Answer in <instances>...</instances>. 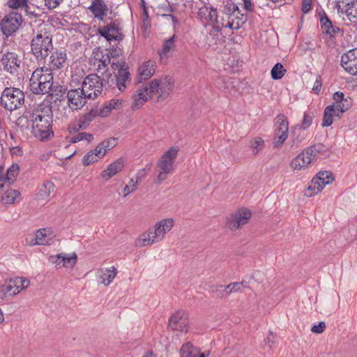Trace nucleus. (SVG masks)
<instances>
[{
    "label": "nucleus",
    "instance_id": "obj_64",
    "mask_svg": "<svg viewBox=\"0 0 357 357\" xmlns=\"http://www.w3.org/2000/svg\"><path fill=\"white\" fill-rule=\"evenodd\" d=\"M312 0H303L302 1V11L307 13L311 10Z\"/></svg>",
    "mask_w": 357,
    "mask_h": 357
},
{
    "label": "nucleus",
    "instance_id": "obj_26",
    "mask_svg": "<svg viewBox=\"0 0 357 357\" xmlns=\"http://www.w3.org/2000/svg\"><path fill=\"white\" fill-rule=\"evenodd\" d=\"M124 167V160L119 158L108 165L107 169L101 172V176L105 180H109L112 176L120 172Z\"/></svg>",
    "mask_w": 357,
    "mask_h": 357
},
{
    "label": "nucleus",
    "instance_id": "obj_4",
    "mask_svg": "<svg viewBox=\"0 0 357 357\" xmlns=\"http://www.w3.org/2000/svg\"><path fill=\"white\" fill-rule=\"evenodd\" d=\"M334 102L328 105L324 112L323 127L332 125L333 118H340L341 115L351 107V100L345 97L342 92L337 91L333 95Z\"/></svg>",
    "mask_w": 357,
    "mask_h": 357
},
{
    "label": "nucleus",
    "instance_id": "obj_57",
    "mask_svg": "<svg viewBox=\"0 0 357 357\" xmlns=\"http://www.w3.org/2000/svg\"><path fill=\"white\" fill-rule=\"evenodd\" d=\"M105 52H106L105 54L109 56L111 61L112 59H118V57L121 56L120 54V50H117L116 48L106 50Z\"/></svg>",
    "mask_w": 357,
    "mask_h": 357
},
{
    "label": "nucleus",
    "instance_id": "obj_3",
    "mask_svg": "<svg viewBox=\"0 0 357 357\" xmlns=\"http://www.w3.org/2000/svg\"><path fill=\"white\" fill-rule=\"evenodd\" d=\"M174 227L172 218L162 219L156 222L154 228L144 232L135 241V245L138 248L146 247L162 241L165 235Z\"/></svg>",
    "mask_w": 357,
    "mask_h": 357
},
{
    "label": "nucleus",
    "instance_id": "obj_29",
    "mask_svg": "<svg viewBox=\"0 0 357 357\" xmlns=\"http://www.w3.org/2000/svg\"><path fill=\"white\" fill-rule=\"evenodd\" d=\"M175 36L165 40L162 49L159 50L158 54L161 59L168 58L172 56L175 49Z\"/></svg>",
    "mask_w": 357,
    "mask_h": 357
},
{
    "label": "nucleus",
    "instance_id": "obj_27",
    "mask_svg": "<svg viewBox=\"0 0 357 357\" xmlns=\"http://www.w3.org/2000/svg\"><path fill=\"white\" fill-rule=\"evenodd\" d=\"M246 21L247 16L240 13V14L232 16L229 20H227L225 22H222L221 25L222 27L237 30L240 29Z\"/></svg>",
    "mask_w": 357,
    "mask_h": 357
},
{
    "label": "nucleus",
    "instance_id": "obj_31",
    "mask_svg": "<svg viewBox=\"0 0 357 357\" xmlns=\"http://www.w3.org/2000/svg\"><path fill=\"white\" fill-rule=\"evenodd\" d=\"M118 144V139L116 137H110L100 143L96 149L99 155L103 158L105 154L111 149L114 148Z\"/></svg>",
    "mask_w": 357,
    "mask_h": 357
},
{
    "label": "nucleus",
    "instance_id": "obj_30",
    "mask_svg": "<svg viewBox=\"0 0 357 357\" xmlns=\"http://www.w3.org/2000/svg\"><path fill=\"white\" fill-rule=\"evenodd\" d=\"M306 154L310 155L314 160L317 158L326 157L328 155V152L326 146L323 144H317L314 146L307 148Z\"/></svg>",
    "mask_w": 357,
    "mask_h": 357
},
{
    "label": "nucleus",
    "instance_id": "obj_50",
    "mask_svg": "<svg viewBox=\"0 0 357 357\" xmlns=\"http://www.w3.org/2000/svg\"><path fill=\"white\" fill-rule=\"evenodd\" d=\"M28 0H8L7 6L13 9H24L27 5Z\"/></svg>",
    "mask_w": 357,
    "mask_h": 357
},
{
    "label": "nucleus",
    "instance_id": "obj_8",
    "mask_svg": "<svg viewBox=\"0 0 357 357\" xmlns=\"http://www.w3.org/2000/svg\"><path fill=\"white\" fill-rule=\"evenodd\" d=\"M103 86H107L103 79L96 74H90L82 82L81 89L88 99H95L101 94Z\"/></svg>",
    "mask_w": 357,
    "mask_h": 357
},
{
    "label": "nucleus",
    "instance_id": "obj_40",
    "mask_svg": "<svg viewBox=\"0 0 357 357\" xmlns=\"http://www.w3.org/2000/svg\"><path fill=\"white\" fill-rule=\"evenodd\" d=\"M10 280L0 286V298L5 299L16 295Z\"/></svg>",
    "mask_w": 357,
    "mask_h": 357
},
{
    "label": "nucleus",
    "instance_id": "obj_41",
    "mask_svg": "<svg viewBox=\"0 0 357 357\" xmlns=\"http://www.w3.org/2000/svg\"><path fill=\"white\" fill-rule=\"evenodd\" d=\"M206 21L214 23L213 28L218 31L220 30V27L222 26L221 23L225 22L226 20L223 17L221 19V20H219L217 10L211 7L210 15L208 16Z\"/></svg>",
    "mask_w": 357,
    "mask_h": 357
},
{
    "label": "nucleus",
    "instance_id": "obj_52",
    "mask_svg": "<svg viewBox=\"0 0 357 357\" xmlns=\"http://www.w3.org/2000/svg\"><path fill=\"white\" fill-rule=\"evenodd\" d=\"M211 291L214 296L218 298L223 297L225 294L223 289V285H213L211 287Z\"/></svg>",
    "mask_w": 357,
    "mask_h": 357
},
{
    "label": "nucleus",
    "instance_id": "obj_60",
    "mask_svg": "<svg viewBox=\"0 0 357 357\" xmlns=\"http://www.w3.org/2000/svg\"><path fill=\"white\" fill-rule=\"evenodd\" d=\"M230 286L231 291L227 292V296H229L231 293L242 292V289L238 282L230 283Z\"/></svg>",
    "mask_w": 357,
    "mask_h": 357
},
{
    "label": "nucleus",
    "instance_id": "obj_23",
    "mask_svg": "<svg viewBox=\"0 0 357 357\" xmlns=\"http://www.w3.org/2000/svg\"><path fill=\"white\" fill-rule=\"evenodd\" d=\"M89 9L99 20H103L108 12L107 6L103 0H93Z\"/></svg>",
    "mask_w": 357,
    "mask_h": 357
},
{
    "label": "nucleus",
    "instance_id": "obj_58",
    "mask_svg": "<svg viewBox=\"0 0 357 357\" xmlns=\"http://www.w3.org/2000/svg\"><path fill=\"white\" fill-rule=\"evenodd\" d=\"M325 328H326L325 322L321 321L318 324L314 325L311 328V331L314 333L319 334V333H321L324 331Z\"/></svg>",
    "mask_w": 357,
    "mask_h": 357
},
{
    "label": "nucleus",
    "instance_id": "obj_46",
    "mask_svg": "<svg viewBox=\"0 0 357 357\" xmlns=\"http://www.w3.org/2000/svg\"><path fill=\"white\" fill-rule=\"evenodd\" d=\"M26 13V15L29 17L30 20L36 19L34 23L36 24H38V20H37L38 17H40V14L37 13L36 10V7L33 5H27L24 7L23 9Z\"/></svg>",
    "mask_w": 357,
    "mask_h": 357
},
{
    "label": "nucleus",
    "instance_id": "obj_48",
    "mask_svg": "<svg viewBox=\"0 0 357 357\" xmlns=\"http://www.w3.org/2000/svg\"><path fill=\"white\" fill-rule=\"evenodd\" d=\"M110 64L112 69L114 70H119L121 68H128L124 58L122 56L118 57V59H112Z\"/></svg>",
    "mask_w": 357,
    "mask_h": 357
},
{
    "label": "nucleus",
    "instance_id": "obj_24",
    "mask_svg": "<svg viewBox=\"0 0 357 357\" xmlns=\"http://www.w3.org/2000/svg\"><path fill=\"white\" fill-rule=\"evenodd\" d=\"M155 72V63L153 61H147L138 68V81L147 80Z\"/></svg>",
    "mask_w": 357,
    "mask_h": 357
},
{
    "label": "nucleus",
    "instance_id": "obj_10",
    "mask_svg": "<svg viewBox=\"0 0 357 357\" xmlns=\"http://www.w3.org/2000/svg\"><path fill=\"white\" fill-rule=\"evenodd\" d=\"M103 80L108 88H117L121 92L124 91L128 83L130 82V73L129 68H121L113 76L112 74H106Z\"/></svg>",
    "mask_w": 357,
    "mask_h": 357
},
{
    "label": "nucleus",
    "instance_id": "obj_51",
    "mask_svg": "<svg viewBox=\"0 0 357 357\" xmlns=\"http://www.w3.org/2000/svg\"><path fill=\"white\" fill-rule=\"evenodd\" d=\"M210 13H211V7H208L206 6H203L199 8L197 15L202 20H207L208 16L210 15Z\"/></svg>",
    "mask_w": 357,
    "mask_h": 357
},
{
    "label": "nucleus",
    "instance_id": "obj_43",
    "mask_svg": "<svg viewBox=\"0 0 357 357\" xmlns=\"http://www.w3.org/2000/svg\"><path fill=\"white\" fill-rule=\"evenodd\" d=\"M345 13L351 22H357V1L347 3Z\"/></svg>",
    "mask_w": 357,
    "mask_h": 357
},
{
    "label": "nucleus",
    "instance_id": "obj_36",
    "mask_svg": "<svg viewBox=\"0 0 357 357\" xmlns=\"http://www.w3.org/2000/svg\"><path fill=\"white\" fill-rule=\"evenodd\" d=\"M117 274L116 268L112 266L110 268H107L105 272L101 275L102 282L105 285H109Z\"/></svg>",
    "mask_w": 357,
    "mask_h": 357
},
{
    "label": "nucleus",
    "instance_id": "obj_21",
    "mask_svg": "<svg viewBox=\"0 0 357 357\" xmlns=\"http://www.w3.org/2000/svg\"><path fill=\"white\" fill-rule=\"evenodd\" d=\"M319 17L321 29L324 33L328 35L330 37H333L340 31V29L332 24L324 11L319 13Z\"/></svg>",
    "mask_w": 357,
    "mask_h": 357
},
{
    "label": "nucleus",
    "instance_id": "obj_44",
    "mask_svg": "<svg viewBox=\"0 0 357 357\" xmlns=\"http://www.w3.org/2000/svg\"><path fill=\"white\" fill-rule=\"evenodd\" d=\"M286 71L282 63H277L271 69V77L275 80L280 79L284 75Z\"/></svg>",
    "mask_w": 357,
    "mask_h": 357
},
{
    "label": "nucleus",
    "instance_id": "obj_61",
    "mask_svg": "<svg viewBox=\"0 0 357 357\" xmlns=\"http://www.w3.org/2000/svg\"><path fill=\"white\" fill-rule=\"evenodd\" d=\"M146 175V172L145 169H141L140 170H139L137 172L136 176H135L136 185H137L138 183H140L145 178Z\"/></svg>",
    "mask_w": 357,
    "mask_h": 357
},
{
    "label": "nucleus",
    "instance_id": "obj_39",
    "mask_svg": "<svg viewBox=\"0 0 357 357\" xmlns=\"http://www.w3.org/2000/svg\"><path fill=\"white\" fill-rule=\"evenodd\" d=\"M61 261H63V267L72 268L76 264L77 260V255L75 252L71 255H68L64 252H61Z\"/></svg>",
    "mask_w": 357,
    "mask_h": 357
},
{
    "label": "nucleus",
    "instance_id": "obj_37",
    "mask_svg": "<svg viewBox=\"0 0 357 357\" xmlns=\"http://www.w3.org/2000/svg\"><path fill=\"white\" fill-rule=\"evenodd\" d=\"M96 116V112L93 109L89 112L83 114L79 119V128L83 130L86 129L90 123L94 119Z\"/></svg>",
    "mask_w": 357,
    "mask_h": 357
},
{
    "label": "nucleus",
    "instance_id": "obj_55",
    "mask_svg": "<svg viewBox=\"0 0 357 357\" xmlns=\"http://www.w3.org/2000/svg\"><path fill=\"white\" fill-rule=\"evenodd\" d=\"M10 282L11 284L13 285V287H14L13 291H15L16 294H17L18 293H20V291L22 290V289H21V287H20L21 286V278L17 277L13 279H10Z\"/></svg>",
    "mask_w": 357,
    "mask_h": 357
},
{
    "label": "nucleus",
    "instance_id": "obj_9",
    "mask_svg": "<svg viewBox=\"0 0 357 357\" xmlns=\"http://www.w3.org/2000/svg\"><path fill=\"white\" fill-rule=\"evenodd\" d=\"M174 86V80L172 77L164 76L154 79L149 82L151 93L157 94L160 100H165L172 93Z\"/></svg>",
    "mask_w": 357,
    "mask_h": 357
},
{
    "label": "nucleus",
    "instance_id": "obj_42",
    "mask_svg": "<svg viewBox=\"0 0 357 357\" xmlns=\"http://www.w3.org/2000/svg\"><path fill=\"white\" fill-rule=\"evenodd\" d=\"M68 142L70 143H77L82 140H86L88 142H91L93 139V135L88 132H78L77 135L73 137H68Z\"/></svg>",
    "mask_w": 357,
    "mask_h": 357
},
{
    "label": "nucleus",
    "instance_id": "obj_62",
    "mask_svg": "<svg viewBox=\"0 0 357 357\" xmlns=\"http://www.w3.org/2000/svg\"><path fill=\"white\" fill-rule=\"evenodd\" d=\"M61 257H62L61 253L57 255L51 256L50 257V261L52 262V264H56V266H63V261H61Z\"/></svg>",
    "mask_w": 357,
    "mask_h": 357
},
{
    "label": "nucleus",
    "instance_id": "obj_6",
    "mask_svg": "<svg viewBox=\"0 0 357 357\" xmlns=\"http://www.w3.org/2000/svg\"><path fill=\"white\" fill-rule=\"evenodd\" d=\"M24 102V93L17 88H6L1 96V105L7 110L14 111Z\"/></svg>",
    "mask_w": 357,
    "mask_h": 357
},
{
    "label": "nucleus",
    "instance_id": "obj_12",
    "mask_svg": "<svg viewBox=\"0 0 357 357\" xmlns=\"http://www.w3.org/2000/svg\"><path fill=\"white\" fill-rule=\"evenodd\" d=\"M47 66L52 72L63 70L68 66V60L66 50L63 49L51 52Z\"/></svg>",
    "mask_w": 357,
    "mask_h": 357
},
{
    "label": "nucleus",
    "instance_id": "obj_11",
    "mask_svg": "<svg viewBox=\"0 0 357 357\" xmlns=\"http://www.w3.org/2000/svg\"><path fill=\"white\" fill-rule=\"evenodd\" d=\"M23 22L22 15L17 12L6 15L0 22V29L3 35L9 37L15 33Z\"/></svg>",
    "mask_w": 357,
    "mask_h": 357
},
{
    "label": "nucleus",
    "instance_id": "obj_49",
    "mask_svg": "<svg viewBox=\"0 0 357 357\" xmlns=\"http://www.w3.org/2000/svg\"><path fill=\"white\" fill-rule=\"evenodd\" d=\"M251 146L252 148V153L256 155L264 148V142L261 138L256 137L252 140Z\"/></svg>",
    "mask_w": 357,
    "mask_h": 357
},
{
    "label": "nucleus",
    "instance_id": "obj_34",
    "mask_svg": "<svg viewBox=\"0 0 357 357\" xmlns=\"http://www.w3.org/2000/svg\"><path fill=\"white\" fill-rule=\"evenodd\" d=\"M54 184L51 181L45 182L39 189L38 197L40 199L49 197L54 190Z\"/></svg>",
    "mask_w": 357,
    "mask_h": 357
},
{
    "label": "nucleus",
    "instance_id": "obj_47",
    "mask_svg": "<svg viewBox=\"0 0 357 357\" xmlns=\"http://www.w3.org/2000/svg\"><path fill=\"white\" fill-rule=\"evenodd\" d=\"M111 60L108 55L105 53L102 55L100 59L99 64L98 66V71L102 74L107 73L108 68L107 66L111 63Z\"/></svg>",
    "mask_w": 357,
    "mask_h": 357
},
{
    "label": "nucleus",
    "instance_id": "obj_14",
    "mask_svg": "<svg viewBox=\"0 0 357 357\" xmlns=\"http://www.w3.org/2000/svg\"><path fill=\"white\" fill-rule=\"evenodd\" d=\"M251 216L252 213L249 209L241 208L227 218V225L229 229L235 231L247 224Z\"/></svg>",
    "mask_w": 357,
    "mask_h": 357
},
{
    "label": "nucleus",
    "instance_id": "obj_38",
    "mask_svg": "<svg viewBox=\"0 0 357 357\" xmlns=\"http://www.w3.org/2000/svg\"><path fill=\"white\" fill-rule=\"evenodd\" d=\"M20 171V167L17 164H13L7 170L5 174V181L9 184L13 183L17 176Z\"/></svg>",
    "mask_w": 357,
    "mask_h": 357
},
{
    "label": "nucleus",
    "instance_id": "obj_17",
    "mask_svg": "<svg viewBox=\"0 0 357 357\" xmlns=\"http://www.w3.org/2000/svg\"><path fill=\"white\" fill-rule=\"evenodd\" d=\"M341 65L349 74L357 75V48L352 49L342 56Z\"/></svg>",
    "mask_w": 357,
    "mask_h": 357
},
{
    "label": "nucleus",
    "instance_id": "obj_13",
    "mask_svg": "<svg viewBox=\"0 0 357 357\" xmlns=\"http://www.w3.org/2000/svg\"><path fill=\"white\" fill-rule=\"evenodd\" d=\"M22 63L20 56L13 52L4 53L1 58L3 69L11 75H18L22 70Z\"/></svg>",
    "mask_w": 357,
    "mask_h": 357
},
{
    "label": "nucleus",
    "instance_id": "obj_16",
    "mask_svg": "<svg viewBox=\"0 0 357 357\" xmlns=\"http://www.w3.org/2000/svg\"><path fill=\"white\" fill-rule=\"evenodd\" d=\"M67 98L69 107L73 110H77L84 106L88 98L81 89H76L68 91Z\"/></svg>",
    "mask_w": 357,
    "mask_h": 357
},
{
    "label": "nucleus",
    "instance_id": "obj_19",
    "mask_svg": "<svg viewBox=\"0 0 357 357\" xmlns=\"http://www.w3.org/2000/svg\"><path fill=\"white\" fill-rule=\"evenodd\" d=\"M98 32L107 41L123 39V35L119 32V24L116 22H112L106 26L99 27Z\"/></svg>",
    "mask_w": 357,
    "mask_h": 357
},
{
    "label": "nucleus",
    "instance_id": "obj_1",
    "mask_svg": "<svg viewBox=\"0 0 357 357\" xmlns=\"http://www.w3.org/2000/svg\"><path fill=\"white\" fill-rule=\"evenodd\" d=\"M38 22L33 25L31 51L37 61H44L53 50L52 36L47 23L40 19Z\"/></svg>",
    "mask_w": 357,
    "mask_h": 357
},
{
    "label": "nucleus",
    "instance_id": "obj_15",
    "mask_svg": "<svg viewBox=\"0 0 357 357\" xmlns=\"http://www.w3.org/2000/svg\"><path fill=\"white\" fill-rule=\"evenodd\" d=\"M169 326L172 330L187 333L188 331L187 312L183 310L176 311L169 318Z\"/></svg>",
    "mask_w": 357,
    "mask_h": 357
},
{
    "label": "nucleus",
    "instance_id": "obj_45",
    "mask_svg": "<svg viewBox=\"0 0 357 357\" xmlns=\"http://www.w3.org/2000/svg\"><path fill=\"white\" fill-rule=\"evenodd\" d=\"M49 240L47 239V236L45 229H39L36 234L34 239L32 241V245H46L48 244Z\"/></svg>",
    "mask_w": 357,
    "mask_h": 357
},
{
    "label": "nucleus",
    "instance_id": "obj_59",
    "mask_svg": "<svg viewBox=\"0 0 357 357\" xmlns=\"http://www.w3.org/2000/svg\"><path fill=\"white\" fill-rule=\"evenodd\" d=\"M106 104L111 110L116 109H119L121 106L122 100L112 99V100H109V102H107Z\"/></svg>",
    "mask_w": 357,
    "mask_h": 357
},
{
    "label": "nucleus",
    "instance_id": "obj_53",
    "mask_svg": "<svg viewBox=\"0 0 357 357\" xmlns=\"http://www.w3.org/2000/svg\"><path fill=\"white\" fill-rule=\"evenodd\" d=\"M317 175L320 177V178L324 181L325 184L331 183L333 181V178L332 176V173L328 171L321 172L317 174Z\"/></svg>",
    "mask_w": 357,
    "mask_h": 357
},
{
    "label": "nucleus",
    "instance_id": "obj_18",
    "mask_svg": "<svg viewBox=\"0 0 357 357\" xmlns=\"http://www.w3.org/2000/svg\"><path fill=\"white\" fill-rule=\"evenodd\" d=\"M277 123H279L275 130L278 140L273 142L275 148L281 146L288 137L289 124L287 118L283 114L278 115Z\"/></svg>",
    "mask_w": 357,
    "mask_h": 357
},
{
    "label": "nucleus",
    "instance_id": "obj_20",
    "mask_svg": "<svg viewBox=\"0 0 357 357\" xmlns=\"http://www.w3.org/2000/svg\"><path fill=\"white\" fill-rule=\"evenodd\" d=\"M149 90V85L139 88L132 96L133 102L132 108L134 109L140 108L149 98L153 96Z\"/></svg>",
    "mask_w": 357,
    "mask_h": 357
},
{
    "label": "nucleus",
    "instance_id": "obj_32",
    "mask_svg": "<svg viewBox=\"0 0 357 357\" xmlns=\"http://www.w3.org/2000/svg\"><path fill=\"white\" fill-rule=\"evenodd\" d=\"M20 192L16 190L8 188L1 195V202L4 204H12L20 199Z\"/></svg>",
    "mask_w": 357,
    "mask_h": 357
},
{
    "label": "nucleus",
    "instance_id": "obj_7",
    "mask_svg": "<svg viewBox=\"0 0 357 357\" xmlns=\"http://www.w3.org/2000/svg\"><path fill=\"white\" fill-rule=\"evenodd\" d=\"M178 149L176 147H171L160 158L158 163V174L155 183H160L165 181L167 175L172 171V166L177 155Z\"/></svg>",
    "mask_w": 357,
    "mask_h": 357
},
{
    "label": "nucleus",
    "instance_id": "obj_35",
    "mask_svg": "<svg viewBox=\"0 0 357 357\" xmlns=\"http://www.w3.org/2000/svg\"><path fill=\"white\" fill-rule=\"evenodd\" d=\"M102 158L101 155H99V152H97V149L89 151L82 158V164L84 166H89V165L97 162L99 159Z\"/></svg>",
    "mask_w": 357,
    "mask_h": 357
},
{
    "label": "nucleus",
    "instance_id": "obj_54",
    "mask_svg": "<svg viewBox=\"0 0 357 357\" xmlns=\"http://www.w3.org/2000/svg\"><path fill=\"white\" fill-rule=\"evenodd\" d=\"M312 121V117L308 114L305 113L303 116V119L302 121V124L299 126L300 128L303 130L307 129L310 126Z\"/></svg>",
    "mask_w": 357,
    "mask_h": 357
},
{
    "label": "nucleus",
    "instance_id": "obj_22",
    "mask_svg": "<svg viewBox=\"0 0 357 357\" xmlns=\"http://www.w3.org/2000/svg\"><path fill=\"white\" fill-rule=\"evenodd\" d=\"M312 161L313 158L306 154V150H305L291 160L290 166L294 170H301L307 167Z\"/></svg>",
    "mask_w": 357,
    "mask_h": 357
},
{
    "label": "nucleus",
    "instance_id": "obj_28",
    "mask_svg": "<svg viewBox=\"0 0 357 357\" xmlns=\"http://www.w3.org/2000/svg\"><path fill=\"white\" fill-rule=\"evenodd\" d=\"M326 185L320 177L317 175L312 178L310 184L305 192V195L307 197H312L321 192Z\"/></svg>",
    "mask_w": 357,
    "mask_h": 357
},
{
    "label": "nucleus",
    "instance_id": "obj_63",
    "mask_svg": "<svg viewBox=\"0 0 357 357\" xmlns=\"http://www.w3.org/2000/svg\"><path fill=\"white\" fill-rule=\"evenodd\" d=\"M274 335L271 331H270L269 335L265 339L266 344L271 349L275 346Z\"/></svg>",
    "mask_w": 357,
    "mask_h": 357
},
{
    "label": "nucleus",
    "instance_id": "obj_2",
    "mask_svg": "<svg viewBox=\"0 0 357 357\" xmlns=\"http://www.w3.org/2000/svg\"><path fill=\"white\" fill-rule=\"evenodd\" d=\"M24 117L32 122L31 133L36 138L40 141H47L53 137L52 116L51 114L37 110L33 113H25Z\"/></svg>",
    "mask_w": 357,
    "mask_h": 357
},
{
    "label": "nucleus",
    "instance_id": "obj_56",
    "mask_svg": "<svg viewBox=\"0 0 357 357\" xmlns=\"http://www.w3.org/2000/svg\"><path fill=\"white\" fill-rule=\"evenodd\" d=\"M45 6L49 9H54L57 8L63 0H44Z\"/></svg>",
    "mask_w": 357,
    "mask_h": 357
},
{
    "label": "nucleus",
    "instance_id": "obj_33",
    "mask_svg": "<svg viewBox=\"0 0 357 357\" xmlns=\"http://www.w3.org/2000/svg\"><path fill=\"white\" fill-rule=\"evenodd\" d=\"M222 12L226 15L227 20H229L234 15L240 14L238 6L230 0L225 3Z\"/></svg>",
    "mask_w": 357,
    "mask_h": 357
},
{
    "label": "nucleus",
    "instance_id": "obj_25",
    "mask_svg": "<svg viewBox=\"0 0 357 357\" xmlns=\"http://www.w3.org/2000/svg\"><path fill=\"white\" fill-rule=\"evenodd\" d=\"M209 355V352L205 353L200 351V349L195 347L191 342H188L182 345L180 349L181 357H206Z\"/></svg>",
    "mask_w": 357,
    "mask_h": 357
},
{
    "label": "nucleus",
    "instance_id": "obj_5",
    "mask_svg": "<svg viewBox=\"0 0 357 357\" xmlns=\"http://www.w3.org/2000/svg\"><path fill=\"white\" fill-rule=\"evenodd\" d=\"M53 72L47 66L36 68L30 79L31 91L34 94H46L49 93L53 84Z\"/></svg>",
    "mask_w": 357,
    "mask_h": 357
}]
</instances>
